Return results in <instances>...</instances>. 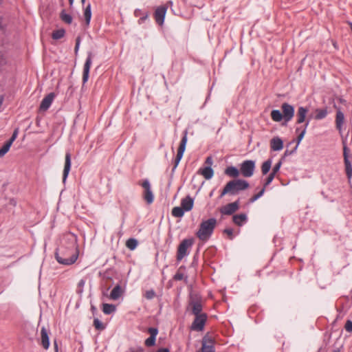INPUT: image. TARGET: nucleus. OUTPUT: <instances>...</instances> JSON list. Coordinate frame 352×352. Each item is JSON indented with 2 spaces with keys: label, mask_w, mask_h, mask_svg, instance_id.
Masks as SVG:
<instances>
[{
  "label": "nucleus",
  "mask_w": 352,
  "mask_h": 352,
  "mask_svg": "<svg viewBox=\"0 0 352 352\" xmlns=\"http://www.w3.org/2000/svg\"><path fill=\"white\" fill-rule=\"evenodd\" d=\"M74 245L71 247L60 245L56 248L54 256L58 263L69 265L76 262L78 256L74 253Z\"/></svg>",
  "instance_id": "nucleus-1"
},
{
  "label": "nucleus",
  "mask_w": 352,
  "mask_h": 352,
  "mask_svg": "<svg viewBox=\"0 0 352 352\" xmlns=\"http://www.w3.org/2000/svg\"><path fill=\"white\" fill-rule=\"evenodd\" d=\"M250 187L248 181L242 179H234L229 181L221 192L219 198L221 199L226 195H236L239 192L245 190Z\"/></svg>",
  "instance_id": "nucleus-2"
},
{
  "label": "nucleus",
  "mask_w": 352,
  "mask_h": 352,
  "mask_svg": "<svg viewBox=\"0 0 352 352\" xmlns=\"http://www.w3.org/2000/svg\"><path fill=\"white\" fill-rule=\"evenodd\" d=\"M217 224L215 218L204 220L199 225V228L195 233L197 237L202 241H208L212 236Z\"/></svg>",
  "instance_id": "nucleus-3"
},
{
  "label": "nucleus",
  "mask_w": 352,
  "mask_h": 352,
  "mask_svg": "<svg viewBox=\"0 0 352 352\" xmlns=\"http://www.w3.org/2000/svg\"><path fill=\"white\" fill-rule=\"evenodd\" d=\"M190 309L191 314L194 316L202 314V298L198 293H190L187 309Z\"/></svg>",
  "instance_id": "nucleus-4"
},
{
  "label": "nucleus",
  "mask_w": 352,
  "mask_h": 352,
  "mask_svg": "<svg viewBox=\"0 0 352 352\" xmlns=\"http://www.w3.org/2000/svg\"><path fill=\"white\" fill-rule=\"evenodd\" d=\"M195 242L193 238L185 239L179 243L177 248L176 258L177 261H182L189 252L188 249L191 248Z\"/></svg>",
  "instance_id": "nucleus-5"
},
{
  "label": "nucleus",
  "mask_w": 352,
  "mask_h": 352,
  "mask_svg": "<svg viewBox=\"0 0 352 352\" xmlns=\"http://www.w3.org/2000/svg\"><path fill=\"white\" fill-rule=\"evenodd\" d=\"M187 135H188V131L185 130L183 132V136H182V138L181 140L179 148L177 149V155H176L175 160H174V165H173V167L172 168V173H174V171L177 168L178 164H179L181 160L183 157L184 153L185 150H186V146L187 141H188Z\"/></svg>",
  "instance_id": "nucleus-6"
},
{
  "label": "nucleus",
  "mask_w": 352,
  "mask_h": 352,
  "mask_svg": "<svg viewBox=\"0 0 352 352\" xmlns=\"http://www.w3.org/2000/svg\"><path fill=\"white\" fill-rule=\"evenodd\" d=\"M187 135H188V131L185 130L183 132V136H182V138L181 140L179 148L177 149V155H176L175 160H174V165H173V167L172 168V173H174V171L177 168L178 164H179L181 160L183 157L184 153L185 150H186V146L187 141H188Z\"/></svg>",
  "instance_id": "nucleus-7"
},
{
  "label": "nucleus",
  "mask_w": 352,
  "mask_h": 352,
  "mask_svg": "<svg viewBox=\"0 0 352 352\" xmlns=\"http://www.w3.org/2000/svg\"><path fill=\"white\" fill-rule=\"evenodd\" d=\"M256 162L252 160L243 161L240 164V173L245 177H250L254 175Z\"/></svg>",
  "instance_id": "nucleus-8"
},
{
  "label": "nucleus",
  "mask_w": 352,
  "mask_h": 352,
  "mask_svg": "<svg viewBox=\"0 0 352 352\" xmlns=\"http://www.w3.org/2000/svg\"><path fill=\"white\" fill-rule=\"evenodd\" d=\"M350 149L345 143H343V157L345 166V172L346 177L351 179L352 177V155H349Z\"/></svg>",
  "instance_id": "nucleus-9"
},
{
  "label": "nucleus",
  "mask_w": 352,
  "mask_h": 352,
  "mask_svg": "<svg viewBox=\"0 0 352 352\" xmlns=\"http://www.w3.org/2000/svg\"><path fill=\"white\" fill-rule=\"evenodd\" d=\"M207 318L208 316L206 313H202L201 315L195 316V319L191 324L190 329L192 331H202L204 329Z\"/></svg>",
  "instance_id": "nucleus-10"
},
{
  "label": "nucleus",
  "mask_w": 352,
  "mask_h": 352,
  "mask_svg": "<svg viewBox=\"0 0 352 352\" xmlns=\"http://www.w3.org/2000/svg\"><path fill=\"white\" fill-rule=\"evenodd\" d=\"M281 109L283 115L284 116V122L283 123V125L285 126L294 116V107L287 102H284L281 105Z\"/></svg>",
  "instance_id": "nucleus-11"
},
{
  "label": "nucleus",
  "mask_w": 352,
  "mask_h": 352,
  "mask_svg": "<svg viewBox=\"0 0 352 352\" xmlns=\"http://www.w3.org/2000/svg\"><path fill=\"white\" fill-rule=\"evenodd\" d=\"M240 208V199H238L234 202L228 204L219 208V212L222 215H232Z\"/></svg>",
  "instance_id": "nucleus-12"
},
{
  "label": "nucleus",
  "mask_w": 352,
  "mask_h": 352,
  "mask_svg": "<svg viewBox=\"0 0 352 352\" xmlns=\"http://www.w3.org/2000/svg\"><path fill=\"white\" fill-rule=\"evenodd\" d=\"M214 339L207 333L201 340V352H214Z\"/></svg>",
  "instance_id": "nucleus-13"
},
{
  "label": "nucleus",
  "mask_w": 352,
  "mask_h": 352,
  "mask_svg": "<svg viewBox=\"0 0 352 352\" xmlns=\"http://www.w3.org/2000/svg\"><path fill=\"white\" fill-rule=\"evenodd\" d=\"M331 103L333 104V107L337 110L336 116V129L340 132L342 130V126L344 122V115L340 108L336 105L334 99H331Z\"/></svg>",
  "instance_id": "nucleus-14"
},
{
  "label": "nucleus",
  "mask_w": 352,
  "mask_h": 352,
  "mask_svg": "<svg viewBox=\"0 0 352 352\" xmlns=\"http://www.w3.org/2000/svg\"><path fill=\"white\" fill-rule=\"evenodd\" d=\"M93 53L91 52H87V57L83 67L82 72V83L85 84L87 82L89 77V71L92 63Z\"/></svg>",
  "instance_id": "nucleus-15"
},
{
  "label": "nucleus",
  "mask_w": 352,
  "mask_h": 352,
  "mask_svg": "<svg viewBox=\"0 0 352 352\" xmlns=\"http://www.w3.org/2000/svg\"><path fill=\"white\" fill-rule=\"evenodd\" d=\"M168 9L167 5L157 7L154 12V18L159 25H162L164 22L166 13Z\"/></svg>",
  "instance_id": "nucleus-16"
},
{
  "label": "nucleus",
  "mask_w": 352,
  "mask_h": 352,
  "mask_svg": "<svg viewBox=\"0 0 352 352\" xmlns=\"http://www.w3.org/2000/svg\"><path fill=\"white\" fill-rule=\"evenodd\" d=\"M142 186V188H144V198L146 200V201L150 204L153 203L154 199L153 193L151 189V184L148 181V179H146L143 180V182L140 184Z\"/></svg>",
  "instance_id": "nucleus-17"
},
{
  "label": "nucleus",
  "mask_w": 352,
  "mask_h": 352,
  "mask_svg": "<svg viewBox=\"0 0 352 352\" xmlns=\"http://www.w3.org/2000/svg\"><path fill=\"white\" fill-rule=\"evenodd\" d=\"M147 332L150 334V336L146 338L144 341V344L147 347H151L155 345L156 336L158 334V329L157 327H148Z\"/></svg>",
  "instance_id": "nucleus-18"
},
{
  "label": "nucleus",
  "mask_w": 352,
  "mask_h": 352,
  "mask_svg": "<svg viewBox=\"0 0 352 352\" xmlns=\"http://www.w3.org/2000/svg\"><path fill=\"white\" fill-rule=\"evenodd\" d=\"M55 97L56 94L54 92H51L45 96L40 104L39 111H46L50 107Z\"/></svg>",
  "instance_id": "nucleus-19"
},
{
  "label": "nucleus",
  "mask_w": 352,
  "mask_h": 352,
  "mask_svg": "<svg viewBox=\"0 0 352 352\" xmlns=\"http://www.w3.org/2000/svg\"><path fill=\"white\" fill-rule=\"evenodd\" d=\"M309 112V108L307 107L300 106L298 108L296 113V124H300L307 121V115Z\"/></svg>",
  "instance_id": "nucleus-20"
},
{
  "label": "nucleus",
  "mask_w": 352,
  "mask_h": 352,
  "mask_svg": "<svg viewBox=\"0 0 352 352\" xmlns=\"http://www.w3.org/2000/svg\"><path fill=\"white\" fill-rule=\"evenodd\" d=\"M71 158H72V155H71L70 152L69 151L66 152L65 159V166H64V169H63V183L65 182V181L68 177V175L69 173V171L71 170V165H72Z\"/></svg>",
  "instance_id": "nucleus-21"
},
{
  "label": "nucleus",
  "mask_w": 352,
  "mask_h": 352,
  "mask_svg": "<svg viewBox=\"0 0 352 352\" xmlns=\"http://www.w3.org/2000/svg\"><path fill=\"white\" fill-rule=\"evenodd\" d=\"M283 141L278 136L274 137L270 140V147L274 151H278L283 148Z\"/></svg>",
  "instance_id": "nucleus-22"
},
{
  "label": "nucleus",
  "mask_w": 352,
  "mask_h": 352,
  "mask_svg": "<svg viewBox=\"0 0 352 352\" xmlns=\"http://www.w3.org/2000/svg\"><path fill=\"white\" fill-rule=\"evenodd\" d=\"M41 345L45 349H47L50 346L49 332L45 327L41 329Z\"/></svg>",
  "instance_id": "nucleus-23"
},
{
  "label": "nucleus",
  "mask_w": 352,
  "mask_h": 352,
  "mask_svg": "<svg viewBox=\"0 0 352 352\" xmlns=\"http://www.w3.org/2000/svg\"><path fill=\"white\" fill-rule=\"evenodd\" d=\"M194 206V200L190 196L187 195L181 201V206L186 210V212L190 211Z\"/></svg>",
  "instance_id": "nucleus-24"
},
{
  "label": "nucleus",
  "mask_w": 352,
  "mask_h": 352,
  "mask_svg": "<svg viewBox=\"0 0 352 352\" xmlns=\"http://www.w3.org/2000/svg\"><path fill=\"white\" fill-rule=\"evenodd\" d=\"M232 221L235 225L242 226L248 221V217L245 213L234 214L232 216Z\"/></svg>",
  "instance_id": "nucleus-25"
},
{
  "label": "nucleus",
  "mask_w": 352,
  "mask_h": 352,
  "mask_svg": "<svg viewBox=\"0 0 352 352\" xmlns=\"http://www.w3.org/2000/svg\"><path fill=\"white\" fill-rule=\"evenodd\" d=\"M330 111H328V107L317 108L315 110L314 119L316 120H320L327 117Z\"/></svg>",
  "instance_id": "nucleus-26"
},
{
  "label": "nucleus",
  "mask_w": 352,
  "mask_h": 352,
  "mask_svg": "<svg viewBox=\"0 0 352 352\" xmlns=\"http://www.w3.org/2000/svg\"><path fill=\"white\" fill-rule=\"evenodd\" d=\"M198 173L204 176V177L208 180L210 179L214 175V170L211 166H206L202 168H199Z\"/></svg>",
  "instance_id": "nucleus-27"
},
{
  "label": "nucleus",
  "mask_w": 352,
  "mask_h": 352,
  "mask_svg": "<svg viewBox=\"0 0 352 352\" xmlns=\"http://www.w3.org/2000/svg\"><path fill=\"white\" fill-rule=\"evenodd\" d=\"M124 292V290L122 288L121 285L120 284H117L111 292L110 298L112 300H118Z\"/></svg>",
  "instance_id": "nucleus-28"
},
{
  "label": "nucleus",
  "mask_w": 352,
  "mask_h": 352,
  "mask_svg": "<svg viewBox=\"0 0 352 352\" xmlns=\"http://www.w3.org/2000/svg\"><path fill=\"white\" fill-rule=\"evenodd\" d=\"M224 173L229 177L236 178L240 175V170L236 167L230 166L225 169Z\"/></svg>",
  "instance_id": "nucleus-29"
},
{
  "label": "nucleus",
  "mask_w": 352,
  "mask_h": 352,
  "mask_svg": "<svg viewBox=\"0 0 352 352\" xmlns=\"http://www.w3.org/2000/svg\"><path fill=\"white\" fill-rule=\"evenodd\" d=\"M270 116L272 120L274 122H280L282 120L284 121V116L283 115V112L278 109L272 110L270 113Z\"/></svg>",
  "instance_id": "nucleus-30"
},
{
  "label": "nucleus",
  "mask_w": 352,
  "mask_h": 352,
  "mask_svg": "<svg viewBox=\"0 0 352 352\" xmlns=\"http://www.w3.org/2000/svg\"><path fill=\"white\" fill-rule=\"evenodd\" d=\"M116 310V307L113 304L103 303L102 311L104 314L109 315Z\"/></svg>",
  "instance_id": "nucleus-31"
},
{
  "label": "nucleus",
  "mask_w": 352,
  "mask_h": 352,
  "mask_svg": "<svg viewBox=\"0 0 352 352\" xmlns=\"http://www.w3.org/2000/svg\"><path fill=\"white\" fill-rule=\"evenodd\" d=\"M186 210L182 206H175L172 209L171 214L175 217H182Z\"/></svg>",
  "instance_id": "nucleus-32"
},
{
  "label": "nucleus",
  "mask_w": 352,
  "mask_h": 352,
  "mask_svg": "<svg viewBox=\"0 0 352 352\" xmlns=\"http://www.w3.org/2000/svg\"><path fill=\"white\" fill-rule=\"evenodd\" d=\"M272 159H268L265 161L261 166V172L263 175H266L269 173L271 166H272Z\"/></svg>",
  "instance_id": "nucleus-33"
},
{
  "label": "nucleus",
  "mask_w": 352,
  "mask_h": 352,
  "mask_svg": "<svg viewBox=\"0 0 352 352\" xmlns=\"http://www.w3.org/2000/svg\"><path fill=\"white\" fill-rule=\"evenodd\" d=\"M65 34V30L63 28H60L56 30H54L52 33V38L54 40H58L64 37Z\"/></svg>",
  "instance_id": "nucleus-34"
},
{
  "label": "nucleus",
  "mask_w": 352,
  "mask_h": 352,
  "mask_svg": "<svg viewBox=\"0 0 352 352\" xmlns=\"http://www.w3.org/2000/svg\"><path fill=\"white\" fill-rule=\"evenodd\" d=\"M60 19L67 24H71L72 22V16L67 14L65 10H63L60 13Z\"/></svg>",
  "instance_id": "nucleus-35"
},
{
  "label": "nucleus",
  "mask_w": 352,
  "mask_h": 352,
  "mask_svg": "<svg viewBox=\"0 0 352 352\" xmlns=\"http://www.w3.org/2000/svg\"><path fill=\"white\" fill-rule=\"evenodd\" d=\"M138 245V241L135 238H130L126 242V246L130 250H134Z\"/></svg>",
  "instance_id": "nucleus-36"
},
{
  "label": "nucleus",
  "mask_w": 352,
  "mask_h": 352,
  "mask_svg": "<svg viewBox=\"0 0 352 352\" xmlns=\"http://www.w3.org/2000/svg\"><path fill=\"white\" fill-rule=\"evenodd\" d=\"M84 16L86 25H89L91 18V10L90 4H88L87 6L85 8L84 11Z\"/></svg>",
  "instance_id": "nucleus-37"
},
{
  "label": "nucleus",
  "mask_w": 352,
  "mask_h": 352,
  "mask_svg": "<svg viewBox=\"0 0 352 352\" xmlns=\"http://www.w3.org/2000/svg\"><path fill=\"white\" fill-rule=\"evenodd\" d=\"M301 128H296V130H295V132L298 134V136L296 138V145L297 147L298 146L299 144L300 143V142L302 141V140L303 139L304 136H305V129H302L300 131Z\"/></svg>",
  "instance_id": "nucleus-38"
},
{
  "label": "nucleus",
  "mask_w": 352,
  "mask_h": 352,
  "mask_svg": "<svg viewBox=\"0 0 352 352\" xmlns=\"http://www.w3.org/2000/svg\"><path fill=\"white\" fill-rule=\"evenodd\" d=\"M93 325L96 330L103 331L105 329V325L98 318H95L94 319Z\"/></svg>",
  "instance_id": "nucleus-39"
},
{
  "label": "nucleus",
  "mask_w": 352,
  "mask_h": 352,
  "mask_svg": "<svg viewBox=\"0 0 352 352\" xmlns=\"http://www.w3.org/2000/svg\"><path fill=\"white\" fill-rule=\"evenodd\" d=\"M11 146L7 141L4 143L0 148V157H3L9 151Z\"/></svg>",
  "instance_id": "nucleus-40"
},
{
  "label": "nucleus",
  "mask_w": 352,
  "mask_h": 352,
  "mask_svg": "<svg viewBox=\"0 0 352 352\" xmlns=\"http://www.w3.org/2000/svg\"><path fill=\"white\" fill-rule=\"evenodd\" d=\"M264 194V189H261V190L254 195L250 199L248 200V204H252L256 201L257 199H258L260 197H261Z\"/></svg>",
  "instance_id": "nucleus-41"
},
{
  "label": "nucleus",
  "mask_w": 352,
  "mask_h": 352,
  "mask_svg": "<svg viewBox=\"0 0 352 352\" xmlns=\"http://www.w3.org/2000/svg\"><path fill=\"white\" fill-rule=\"evenodd\" d=\"M283 160L280 159V160L274 165V166L272 168V173H274V175H276V173L279 171L282 164H283Z\"/></svg>",
  "instance_id": "nucleus-42"
},
{
  "label": "nucleus",
  "mask_w": 352,
  "mask_h": 352,
  "mask_svg": "<svg viewBox=\"0 0 352 352\" xmlns=\"http://www.w3.org/2000/svg\"><path fill=\"white\" fill-rule=\"evenodd\" d=\"M155 296L156 294L153 289L147 290L144 295V296L148 300L153 299Z\"/></svg>",
  "instance_id": "nucleus-43"
},
{
  "label": "nucleus",
  "mask_w": 352,
  "mask_h": 352,
  "mask_svg": "<svg viewBox=\"0 0 352 352\" xmlns=\"http://www.w3.org/2000/svg\"><path fill=\"white\" fill-rule=\"evenodd\" d=\"M80 42H81V38L80 36H78L76 38V45H75V47H74V53H75L76 56L78 55Z\"/></svg>",
  "instance_id": "nucleus-44"
},
{
  "label": "nucleus",
  "mask_w": 352,
  "mask_h": 352,
  "mask_svg": "<svg viewBox=\"0 0 352 352\" xmlns=\"http://www.w3.org/2000/svg\"><path fill=\"white\" fill-rule=\"evenodd\" d=\"M297 148H298L297 146H296L292 150L286 149L284 153V155L282 156V157L280 159L284 160L286 156L291 155L294 154L296 152V151L297 150Z\"/></svg>",
  "instance_id": "nucleus-45"
},
{
  "label": "nucleus",
  "mask_w": 352,
  "mask_h": 352,
  "mask_svg": "<svg viewBox=\"0 0 352 352\" xmlns=\"http://www.w3.org/2000/svg\"><path fill=\"white\" fill-rule=\"evenodd\" d=\"M19 129H16L10 137V138L7 141L8 143H10L11 145L12 144L13 142L16 140L18 135Z\"/></svg>",
  "instance_id": "nucleus-46"
},
{
  "label": "nucleus",
  "mask_w": 352,
  "mask_h": 352,
  "mask_svg": "<svg viewBox=\"0 0 352 352\" xmlns=\"http://www.w3.org/2000/svg\"><path fill=\"white\" fill-rule=\"evenodd\" d=\"M223 233L226 234L230 240H232L234 238L233 235V229L232 228H226L223 230Z\"/></svg>",
  "instance_id": "nucleus-47"
},
{
  "label": "nucleus",
  "mask_w": 352,
  "mask_h": 352,
  "mask_svg": "<svg viewBox=\"0 0 352 352\" xmlns=\"http://www.w3.org/2000/svg\"><path fill=\"white\" fill-rule=\"evenodd\" d=\"M344 329L348 332H352V321L351 320H346L345 325H344Z\"/></svg>",
  "instance_id": "nucleus-48"
},
{
  "label": "nucleus",
  "mask_w": 352,
  "mask_h": 352,
  "mask_svg": "<svg viewBox=\"0 0 352 352\" xmlns=\"http://www.w3.org/2000/svg\"><path fill=\"white\" fill-rule=\"evenodd\" d=\"M184 278V274L177 272L173 276L175 280H182Z\"/></svg>",
  "instance_id": "nucleus-49"
},
{
  "label": "nucleus",
  "mask_w": 352,
  "mask_h": 352,
  "mask_svg": "<svg viewBox=\"0 0 352 352\" xmlns=\"http://www.w3.org/2000/svg\"><path fill=\"white\" fill-rule=\"evenodd\" d=\"M148 17V12H146L144 13V14H142V16H141L138 20V23L139 24H141L142 23H144Z\"/></svg>",
  "instance_id": "nucleus-50"
},
{
  "label": "nucleus",
  "mask_w": 352,
  "mask_h": 352,
  "mask_svg": "<svg viewBox=\"0 0 352 352\" xmlns=\"http://www.w3.org/2000/svg\"><path fill=\"white\" fill-rule=\"evenodd\" d=\"M310 120H311V117L308 118L307 121H305L304 122V125L300 127V128H301L300 131L302 129H305V134L306 133L307 129V127H308V126L309 124Z\"/></svg>",
  "instance_id": "nucleus-51"
},
{
  "label": "nucleus",
  "mask_w": 352,
  "mask_h": 352,
  "mask_svg": "<svg viewBox=\"0 0 352 352\" xmlns=\"http://www.w3.org/2000/svg\"><path fill=\"white\" fill-rule=\"evenodd\" d=\"M275 176L276 175H274V173H270L265 179V181L267 182V183L271 184L273 179H274Z\"/></svg>",
  "instance_id": "nucleus-52"
},
{
  "label": "nucleus",
  "mask_w": 352,
  "mask_h": 352,
  "mask_svg": "<svg viewBox=\"0 0 352 352\" xmlns=\"http://www.w3.org/2000/svg\"><path fill=\"white\" fill-rule=\"evenodd\" d=\"M213 163V160L212 156H208L206 157L205 164H207V166H211Z\"/></svg>",
  "instance_id": "nucleus-53"
},
{
  "label": "nucleus",
  "mask_w": 352,
  "mask_h": 352,
  "mask_svg": "<svg viewBox=\"0 0 352 352\" xmlns=\"http://www.w3.org/2000/svg\"><path fill=\"white\" fill-rule=\"evenodd\" d=\"M142 14H144L142 13V10L140 9L135 10V11H134L135 16L140 17L141 16H142Z\"/></svg>",
  "instance_id": "nucleus-54"
},
{
  "label": "nucleus",
  "mask_w": 352,
  "mask_h": 352,
  "mask_svg": "<svg viewBox=\"0 0 352 352\" xmlns=\"http://www.w3.org/2000/svg\"><path fill=\"white\" fill-rule=\"evenodd\" d=\"M156 352H170L168 348H160Z\"/></svg>",
  "instance_id": "nucleus-55"
},
{
  "label": "nucleus",
  "mask_w": 352,
  "mask_h": 352,
  "mask_svg": "<svg viewBox=\"0 0 352 352\" xmlns=\"http://www.w3.org/2000/svg\"><path fill=\"white\" fill-rule=\"evenodd\" d=\"M270 184L267 183V182L265 181V183L263 184V188H262L261 189H264V192H265V188H266V187H267L268 185H270Z\"/></svg>",
  "instance_id": "nucleus-56"
},
{
  "label": "nucleus",
  "mask_w": 352,
  "mask_h": 352,
  "mask_svg": "<svg viewBox=\"0 0 352 352\" xmlns=\"http://www.w3.org/2000/svg\"><path fill=\"white\" fill-rule=\"evenodd\" d=\"M54 349H55L56 352H58V344H57L56 340L54 341Z\"/></svg>",
  "instance_id": "nucleus-57"
},
{
  "label": "nucleus",
  "mask_w": 352,
  "mask_h": 352,
  "mask_svg": "<svg viewBox=\"0 0 352 352\" xmlns=\"http://www.w3.org/2000/svg\"><path fill=\"white\" fill-rule=\"evenodd\" d=\"M3 96H0V107H1L2 104H3Z\"/></svg>",
  "instance_id": "nucleus-58"
},
{
  "label": "nucleus",
  "mask_w": 352,
  "mask_h": 352,
  "mask_svg": "<svg viewBox=\"0 0 352 352\" xmlns=\"http://www.w3.org/2000/svg\"><path fill=\"white\" fill-rule=\"evenodd\" d=\"M85 284V281L83 280H80V281L78 283V286H82Z\"/></svg>",
  "instance_id": "nucleus-59"
},
{
  "label": "nucleus",
  "mask_w": 352,
  "mask_h": 352,
  "mask_svg": "<svg viewBox=\"0 0 352 352\" xmlns=\"http://www.w3.org/2000/svg\"><path fill=\"white\" fill-rule=\"evenodd\" d=\"M338 100H339V101H340V103H344V102H346V100H344V99H342V98H338Z\"/></svg>",
  "instance_id": "nucleus-60"
},
{
  "label": "nucleus",
  "mask_w": 352,
  "mask_h": 352,
  "mask_svg": "<svg viewBox=\"0 0 352 352\" xmlns=\"http://www.w3.org/2000/svg\"><path fill=\"white\" fill-rule=\"evenodd\" d=\"M332 352H340V348H337L334 349Z\"/></svg>",
  "instance_id": "nucleus-61"
},
{
  "label": "nucleus",
  "mask_w": 352,
  "mask_h": 352,
  "mask_svg": "<svg viewBox=\"0 0 352 352\" xmlns=\"http://www.w3.org/2000/svg\"><path fill=\"white\" fill-rule=\"evenodd\" d=\"M74 0H69V6H72L73 3H74Z\"/></svg>",
  "instance_id": "nucleus-62"
},
{
  "label": "nucleus",
  "mask_w": 352,
  "mask_h": 352,
  "mask_svg": "<svg viewBox=\"0 0 352 352\" xmlns=\"http://www.w3.org/2000/svg\"><path fill=\"white\" fill-rule=\"evenodd\" d=\"M144 349L142 347H140L136 352H143Z\"/></svg>",
  "instance_id": "nucleus-63"
},
{
  "label": "nucleus",
  "mask_w": 352,
  "mask_h": 352,
  "mask_svg": "<svg viewBox=\"0 0 352 352\" xmlns=\"http://www.w3.org/2000/svg\"><path fill=\"white\" fill-rule=\"evenodd\" d=\"M91 310L93 311V312L94 311H96V308L94 307V306H91Z\"/></svg>",
  "instance_id": "nucleus-64"
}]
</instances>
